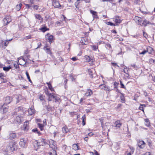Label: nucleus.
I'll return each instance as SVG.
<instances>
[{"instance_id":"obj_33","label":"nucleus","mask_w":155,"mask_h":155,"mask_svg":"<svg viewBox=\"0 0 155 155\" xmlns=\"http://www.w3.org/2000/svg\"><path fill=\"white\" fill-rule=\"evenodd\" d=\"M32 131L33 132L37 133L38 134V135H40L41 134V133L37 129H34L32 130Z\"/></svg>"},{"instance_id":"obj_19","label":"nucleus","mask_w":155,"mask_h":155,"mask_svg":"<svg viewBox=\"0 0 155 155\" xmlns=\"http://www.w3.org/2000/svg\"><path fill=\"white\" fill-rule=\"evenodd\" d=\"M5 104H4L1 108V110H3V113H6L8 111V106H7V107H5Z\"/></svg>"},{"instance_id":"obj_22","label":"nucleus","mask_w":155,"mask_h":155,"mask_svg":"<svg viewBox=\"0 0 155 155\" xmlns=\"http://www.w3.org/2000/svg\"><path fill=\"white\" fill-rule=\"evenodd\" d=\"M114 125L115 127L119 128L122 125V124L120 120H117L115 122Z\"/></svg>"},{"instance_id":"obj_34","label":"nucleus","mask_w":155,"mask_h":155,"mask_svg":"<svg viewBox=\"0 0 155 155\" xmlns=\"http://www.w3.org/2000/svg\"><path fill=\"white\" fill-rule=\"evenodd\" d=\"M143 94L146 97H147V98L148 99L149 101H151V99L150 98L149 95L147 94L146 92L145 91H143Z\"/></svg>"},{"instance_id":"obj_7","label":"nucleus","mask_w":155,"mask_h":155,"mask_svg":"<svg viewBox=\"0 0 155 155\" xmlns=\"http://www.w3.org/2000/svg\"><path fill=\"white\" fill-rule=\"evenodd\" d=\"M38 141L41 145L44 146L48 144V141L45 139L41 138L38 139Z\"/></svg>"},{"instance_id":"obj_6","label":"nucleus","mask_w":155,"mask_h":155,"mask_svg":"<svg viewBox=\"0 0 155 155\" xmlns=\"http://www.w3.org/2000/svg\"><path fill=\"white\" fill-rule=\"evenodd\" d=\"M46 38L47 41L49 42L50 44L52 42L54 41V36L52 35H49V34L48 33L46 35Z\"/></svg>"},{"instance_id":"obj_3","label":"nucleus","mask_w":155,"mask_h":155,"mask_svg":"<svg viewBox=\"0 0 155 155\" xmlns=\"http://www.w3.org/2000/svg\"><path fill=\"white\" fill-rule=\"evenodd\" d=\"M23 118L21 115H18L14 117L13 123L17 125L20 124L22 122Z\"/></svg>"},{"instance_id":"obj_52","label":"nucleus","mask_w":155,"mask_h":155,"mask_svg":"<svg viewBox=\"0 0 155 155\" xmlns=\"http://www.w3.org/2000/svg\"><path fill=\"white\" fill-rule=\"evenodd\" d=\"M114 21L116 23H121V20L120 19H117V18H116Z\"/></svg>"},{"instance_id":"obj_12","label":"nucleus","mask_w":155,"mask_h":155,"mask_svg":"<svg viewBox=\"0 0 155 155\" xmlns=\"http://www.w3.org/2000/svg\"><path fill=\"white\" fill-rule=\"evenodd\" d=\"M28 124L29 123L28 121L25 122L22 128V130L24 131H27L29 129Z\"/></svg>"},{"instance_id":"obj_9","label":"nucleus","mask_w":155,"mask_h":155,"mask_svg":"<svg viewBox=\"0 0 155 155\" xmlns=\"http://www.w3.org/2000/svg\"><path fill=\"white\" fill-rule=\"evenodd\" d=\"M13 98L12 97L7 96L5 98L4 104H10L12 101Z\"/></svg>"},{"instance_id":"obj_29","label":"nucleus","mask_w":155,"mask_h":155,"mask_svg":"<svg viewBox=\"0 0 155 155\" xmlns=\"http://www.w3.org/2000/svg\"><path fill=\"white\" fill-rule=\"evenodd\" d=\"M38 127L40 128V130L41 131H42L44 130V127L45 126V125L43 124L38 123Z\"/></svg>"},{"instance_id":"obj_37","label":"nucleus","mask_w":155,"mask_h":155,"mask_svg":"<svg viewBox=\"0 0 155 155\" xmlns=\"http://www.w3.org/2000/svg\"><path fill=\"white\" fill-rule=\"evenodd\" d=\"M56 150L52 149L50 153V155H57Z\"/></svg>"},{"instance_id":"obj_36","label":"nucleus","mask_w":155,"mask_h":155,"mask_svg":"<svg viewBox=\"0 0 155 155\" xmlns=\"http://www.w3.org/2000/svg\"><path fill=\"white\" fill-rule=\"evenodd\" d=\"M22 109V108L21 107H19L16 108L14 112V114H17V112L21 111Z\"/></svg>"},{"instance_id":"obj_41","label":"nucleus","mask_w":155,"mask_h":155,"mask_svg":"<svg viewBox=\"0 0 155 155\" xmlns=\"http://www.w3.org/2000/svg\"><path fill=\"white\" fill-rule=\"evenodd\" d=\"M12 68L10 66H9L7 67H4L3 68V70L7 71H8L9 70L11 69Z\"/></svg>"},{"instance_id":"obj_18","label":"nucleus","mask_w":155,"mask_h":155,"mask_svg":"<svg viewBox=\"0 0 155 155\" xmlns=\"http://www.w3.org/2000/svg\"><path fill=\"white\" fill-rule=\"evenodd\" d=\"M9 139L11 140H12L15 138L16 137L17 135L15 133L12 132L9 134Z\"/></svg>"},{"instance_id":"obj_23","label":"nucleus","mask_w":155,"mask_h":155,"mask_svg":"<svg viewBox=\"0 0 155 155\" xmlns=\"http://www.w3.org/2000/svg\"><path fill=\"white\" fill-rule=\"evenodd\" d=\"M62 131L64 133L66 134L69 132V130L66 126H65L62 128Z\"/></svg>"},{"instance_id":"obj_62","label":"nucleus","mask_w":155,"mask_h":155,"mask_svg":"<svg viewBox=\"0 0 155 155\" xmlns=\"http://www.w3.org/2000/svg\"><path fill=\"white\" fill-rule=\"evenodd\" d=\"M107 24L108 25H110V26H114L115 25L114 24L110 22H107Z\"/></svg>"},{"instance_id":"obj_56","label":"nucleus","mask_w":155,"mask_h":155,"mask_svg":"<svg viewBox=\"0 0 155 155\" xmlns=\"http://www.w3.org/2000/svg\"><path fill=\"white\" fill-rule=\"evenodd\" d=\"M111 65L115 67H116L117 66L118 67H119V66L116 63H114V62H111Z\"/></svg>"},{"instance_id":"obj_60","label":"nucleus","mask_w":155,"mask_h":155,"mask_svg":"<svg viewBox=\"0 0 155 155\" xmlns=\"http://www.w3.org/2000/svg\"><path fill=\"white\" fill-rule=\"evenodd\" d=\"M147 52V50H144L142 52L140 53V54H144Z\"/></svg>"},{"instance_id":"obj_10","label":"nucleus","mask_w":155,"mask_h":155,"mask_svg":"<svg viewBox=\"0 0 155 155\" xmlns=\"http://www.w3.org/2000/svg\"><path fill=\"white\" fill-rule=\"evenodd\" d=\"M52 1L53 5L55 8H58L61 6L58 0H52Z\"/></svg>"},{"instance_id":"obj_25","label":"nucleus","mask_w":155,"mask_h":155,"mask_svg":"<svg viewBox=\"0 0 155 155\" xmlns=\"http://www.w3.org/2000/svg\"><path fill=\"white\" fill-rule=\"evenodd\" d=\"M35 17L37 19L40 20L41 22L43 21V19L40 15L35 14Z\"/></svg>"},{"instance_id":"obj_31","label":"nucleus","mask_w":155,"mask_h":155,"mask_svg":"<svg viewBox=\"0 0 155 155\" xmlns=\"http://www.w3.org/2000/svg\"><path fill=\"white\" fill-rule=\"evenodd\" d=\"M121 94V96L120 97V99L121 100V102L123 103H124L125 102V99L124 97V95L123 94L120 93Z\"/></svg>"},{"instance_id":"obj_64","label":"nucleus","mask_w":155,"mask_h":155,"mask_svg":"<svg viewBox=\"0 0 155 155\" xmlns=\"http://www.w3.org/2000/svg\"><path fill=\"white\" fill-rule=\"evenodd\" d=\"M44 97L42 95H41L39 97V99L41 101H43L44 100Z\"/></svg>"},{"instance_id":"obj_13","label":"nucleus","mask_w":155,"mask_h":155,"mask_svg":"<svg viewBox=\"0 0 155 155\" xmlns=\"http://www.w3.org/2000/svg\"><path fill=\"white\" fill-rule=\"evenodd\" d=\"M99 88L101 90H104L106 91H110L111 90L106 85L104 84H101L99 86Z\"/></svg>"},{"instance_id":"obj_58","label":"nucleus","mask_w":155,"mask_h":155,"mask_svg":"<svg viewBox=\"0 0 155 155\" xmlns=\"http://www.w3.org/2000/svg\"><path fill=\"white\" fill-rule=\"evenodd\" d=\"M35 0H28V2L31 4V5L35 3Z\"/></svg>"},{"instance_id":"obj_51","label":"nucleus","mask_w":155,"mask_h":155,"mask_svg":"<svg viewBox=\"0 0 155 155\" xmlns=\"http://www.w3.org/2000/svg\"><path fill=\"white\" fill-rule=\"evenodd\" d=\"M123 71L125 74L128 75V70L127 68H124L123 69Z\"/></svg>"},{"instance_id":"obj_57","label":"nucleus","mask_w":155,"mask_h":155,"mask_svg":"<svg viewBox=\"0 0 155 155\" xmlns=\"http://www.w3.org/2000/svg\"><path fill=\"white\" fill-rule=\"evenodd\" d=\"M120 85H121V87L125 89L126 87L124 86V84L122 83V81H120Z\"/></svg>"},{"instance_id":"obj_20","label":"nucleus","mask_w":155,"mask_h":155,"mask_svg":"<svg viewBox=\"0 0 155 155\" xmlns=\"http://www.w3.org/2000/svg\"><path fill=\"white\" fill-rule=\"evenodd\" d=\"M92 91L90 89H87L86 92L85 94V95L87 96H90L93 94Z\"/></svg>"},{"instance_id":"obj_61","label":"nucleus","mask_w":155,"mask_h":155,"mask_svg":"<svg viewBox=\"0 0 155 155\" xmlns=\"http://www.w3.org/2000/svg\"><path fill=\"white\" fill-rule=\"evenodd\" d=\"M46 109H47L48 111H49V110L51 109V107L48 105V106H45Z\"/></svg>"},{"instance_id":"obj_40","label":"nucleus","mask_w":155,"mask_h":155,"mask_svg":"<svg viewBox=\"0 0 155 155\" xmlns=\"http://www.w3.org/2000/svg\"><path fill=\"white\" fill-rule=\"evenodd\" d=\"M147 143L150 147L151 148L152 147V141L149 140H147Z\"/></svg>"},{"instance_id":"obj_2","label":"nucleus","mask_w":155,"mask_h":155,"mask_svg":"<svg viewBox=\"0 0 155 155\" xmlns=\"http://www.w3.org/2000/svg\"><path fill=\"white\" fill-rule=\"evenodd\" d=\"M101 125L103 129V132L104 133L107 132L108 134L110 127V124L109 123H106L105 124H103L102 123H101Z\"/></svg>"},{"instance_id":"obj_26","label":"nucleus","mask_w":155,"mask_h":155,"mask_svg":"<svg viewBox=\"0 0 155 155\" xmlns=\"http://www.w3.org/2000/svg\"><path fill=\"white\" fill-rule=\"evenodd\" d=\"M47 46H46L44 47V49L46 51V52L48 54L51 55L52 54V52L49 48H47Z\"/></svg>"},{"instance_id":"obj_21","label":"nucleus","mask_w":155,"mask_h":155,"mask_svg":"<svg viewBox=\"0 0 155 155\" xmlns=\"http://www.w3.org/2000/svg\"><path fill=\"white\" fill-rule=\"evenodd\" d=\"M135 20L136 22L138 23V24L141 25V22L142 21V20L138 16H136L135 18Z\"/></svg>"},{"instance_id":"obj_17","label":"nucleus","mask_w":155,"mask_h":155,"mask_svg":"<svg viewBox=\"0 0 155 155\" xmlns=\"http://www.w3.org/2000/svg\"><path fill=\"white\" fill-rule=\"evenodd\" d=\"M28 114L30 115L33 114L35 112V110L33 107H31L29 108L28 109Z\"/></svg>"},{"instance_id":"obj_49","label":"nucleus","mask_w":155,"mask_h":155,"mask_svg":"<svg viewBox=\"0 0 155 155\" xmlns=\"http://www.w3.org/2000/svg\"><path fill=\"white\" fill-rule=\"evenodd\" d=\"M26 76H27V78L28 79V81H29L31 82V83H32V81H31V80L30 79V76H29V74L28 73V72L27 71H26Z\"/></svg>"},{"instance_id":"obj_28","label":"nucleus","mask_w":155,"mask_h":155,"mask_svg":"<svg viewBox=\"0 0 155 155\" xmlns=\"http://www.w3.org/2000/svg\"><path fill=\"white\" fill-rule=\"evenodd\" d=\"M144 120L145 125L148 127H149L150 125L149 120L148 119H145Z\"/></svg>"},{"instance_id":"obj_47","label":"nucleus","mask_w":155,"mask_h":155,"mask_svg":"<svg viewBox=\"0 0 155 155\" xmlns=\"http://www.w3.org/2000/svg\"><path fill=\"white\" fill-rule=\"evenodd\" d=\"M75 76V75L74 74H71L70 75V77L71 79L72 80V81H73L75 80L74 77Z\"/></svg>"},{"instance_id":"obj_8","label":"nucleus","mask_w":155,"mask_h":155,"mask_svg":"<svg viewBox=\"0 0 155 155\" xmlns=\"http://www.w3.org/2000/svg\"><path fill=\"white\" fill-rule=\"evenodd\" d=\"M84 58L86 62H89L91 64H92L94 60L92 58H91L89 56L85 55L84 56Z\"/></svg>"},{"instance_id":"obj_4","label":"nucleus","mask_w":155,"mask_h":155,"mask_svg":"<svg viewBox=\"0 0 155 155\" xmlns=\"http://www.w3.org/2000/svg\"><path fill=\"white\" fill-rule=\"evenodd\" d=\"M146 144L143 140H137V145L139 148L143 149L145 147Z\"/></svg>"},{"instance_id":"obj_24","label":"nucleus","mask_w":155,"mask_h":155,"mask_svg":"<svg viewBox=\"0 0 155 155\" xmlns=\"http://www.w3.org/2000/svg\"><path fill=\"white\" fill-rule=\"evenodd\" d=\"M55 94H49V95L48 96V101H51L54 99Z\"/></svg>"},{"instance_id":"obj_39","label":"nucleus","mask_w":155,"mask_h":155,"mask_svg":"<svg viewBox=\"0 0 155 155\" xmlns=\"http://www.w3.org/2000/svg\"><path fill=\"white\" fill-rule=\"evenodd\" d=\"M86 117L85 115H84L82 117L81 119L82 120V124L83 126L85 125V120H86Z\"/></svg>"},{"instance_id":"obj_38","label":"nucleus","mask_w":155,"mask_h":155,"mask_svg":"<svg viewBox=\"0 0 155 155\" xmlns=\"http://www.w3.org/2000/svg\"><path fill=\"white\" fill-rule=\"evenodd\" d=\"M46 84H48L49 89L51 91H54L53 88H52V87L50 82H47Z\"/></svg>"},{"instance_id":"obj_15","label":"nucleus","mask_w":155,"mask_h":155,"mask_svg":"<svg viewBox=\"0 0 155 155\" xmlns=\"http://www.w3.org/2000/svg\"><path fill=\"white\" fill-rule=\"evenodd\" d=\"M26 143V141L24 139H21L19 143V144L20 146L22 147H24Z\"/></svg>"},{"instance_id":"obj_48","label":"nucleus","mask_w":155,"mask_h":155,"mask_svg":"<svg viewBox=\"0 0 155 155\" xmlns=\"http://www.w3.org/2000/svg\"><path fill=\"white\" fill-rule=\"evenodd\" d=\"M12 40V39H11L10 40H5L4 43V45L5 46H7L9 43L8 41H10Z\"/></svg>"},{"instance_id":"obj_5","label":"nucleus","mask_w":155,"mask_h":155,"mask_svg":"<svg viewBox=\"0 0 155 155\" xmlns=\"http://www.w3.org/2000/svg\"><path fill=\"white\" fill-rule=\"evenodd\" d=\"M49 145L51 148L53 149H57L56 142L52 140L49 141Z\"/></svg>"},{"instance_id":"obj_11","label":"nucleus","mask_w":155,"mask_h":155,"mask_svg":"<svg viewBox=\"0 0 155 155\" xmlns=\"http://www.w3.org/2000/svg\"><path fill=\"white\" fill-rule=\"evenodd\" d=\"M12 21L11 17L9 16H6L3 19V21L7 25Z\"/></svg>"},{"instance_id":"obj_63","label":"nucleus","mask_w":155,"mask_h":155,"mask_svg":"<svg viewBox=\"0 0 155 155\" xmlns=\"http://www.w3.org/2000/svg\"><path fill=\"white\" fill-rule=\"evenodd\" d=\"M115 91L117 92H118V93H121L119 90L118 89L117 87H115Z\"/></svg>"},{"instance_id":"obj_44","label":"nucleus","mask_w":155,"mask_h":155,"mask_svg":"<svg viewBox=\"0 0 155 155\" xmlns=\"http://www.w3.org/2000/svg\"><path fill=\"white\" fill-rule=\"evenodd\" d=\"M81 42L82 45H86L87 43V42H86L85 39L84 38L81 39Z\"/></svg>"},{"instance_id":"obj_43","label":"nucleus","mask_w":155,"mask_h":155,"mask_svg":"<svg viewBox=\"0 0 155 155\" xmlns=\"http://www.w3.org/2000/svg\"><path fill=\"white\" fill-rule=\"evenodd\" d=\"M40 30L43 32H44L46 31L49 30V28H47L46 27H44L41 28Z\"/></svg>"},{"instance_id":"obj_50","label":"nucleus","mask_w":155,"mask_h":155,"mask_svg":"<svg viewBox=\"0 0 155 155\" xmlns=\"http://www.w3.org/2000/svg\"><path fill=\"white\" fill-rule=\"evenodd\" d=\"M22 99V97L21 95H19L17 98V102L18 103L20 102V100Z\"/></svg>"},{"instance_id":"obj_54","label":"nucleus","mask_w":155,"mask_h":155,"mask_svg":"<svg viewBox=\"0 0 155 155\" xmlns=\"http://www.w3.org/2000/svg\"><path fill=\"white\" fill-rule=\"evenodd\" d=\"M31 35H29L28 36H26L24 38V39H23L22 40L23 41L24 39L28 40L30 39H31Z\"/></svg>"},{"instance_id":"obj_32","label":"nucleus","mask_w":155,"mask_h":155,"mask_svg":"<svg viewBox=\"0 0 155 155\" xmlns=\"http://www.w3.org/2000/svg\"><path fill=\"white\" fill-rule=\"evenodd\" d=\"M53 99H54V101L55 102H59L60 100V98L58 95L55 94L54 97Z\"/></svg>"},{"instance_id":"obj_1","label":"nucleus","mask_w":155,"mask_h":155,"mask_svg":"<svg viewBox=\"0 0 155 155\" xmlns=\"http://www.w3.org/2000/svg\"><path fill=\"white\" fill-rule=\"evenodd\" d=\"M15 143L12 142L9 143V145L7 146L5 151V154L9 155L10 153L15 150Z\"/></svg>"},{"instance_id":"obj_53","label":"nucleus","mask_w":155,"mask_h":155,"mask_svg":"<svg viewBox=\"0 0 155 155\" xmlns=\"http://www.w3.org/2000/svg\"><path fill=\"white\" fill-rule=\"evenodd\" d=\"M92 48L93 50L95 51L98 49V47L96 45H93L92 46Z\"/></svg>"},{"instance_id":"obj_45","label":"nucleus","mask_w":155,"mask_h":155,"mask_svg":"<svg viewBox=\"0 0 155 155\" xmlns=\"http://www.w3.org/2000/svg\"><path fill=\"white\" fill-rule=\"evenodd\" d=\"M146 106L145 104H141L140 105L139 109L140 110L143 111L144 112L143 107H145Z\"/></svg>"},{"instance_id":"obj_59","label":"nucleus","mask_w":155,"mask_h":155,"mask_svg":"<svg viewBox=\"0 0 155 155\" xmlns=\"http://www.w3.org/2000/svg\"><path fill=\"white\" fill-rule=\"evenodd\" d=\"M131 66L135 69H137V68H138L137 67L135 64H131Z\"/></svg>"},{"instance_id":"obj_46","label":"nucleus","mask_w":155,"mask_h":155,"mask_svg":"<svg viewBox=\"0 0 155 155\" xmlns=\"http://www.w3.org/2000/svg\"><path fill=\"white\" fill-rule=\"evenodd\" d=\"M89 74L90 75V77L91 78H92L94 77L92 71L91 70H89L88 71Z\"/></svg>"},{"instance_id":"obj_55","label":"nucleus","mask_w":155,"mask_h":155,"mask_svg":"<svg viewBox=\"0 0 155 155\" xmlns=\"http://www.w3.org/2000/svg\"><path fill=\"white\" fill-rule=\"evenodd\" d=\"M32 6L34 9H36V10H38L39 7V6H38L37 5H32Z\"/></svg>"},{"instance_id":"obj_42","label":"nucleus","mask_w":155,"mask_h":155,"mask_svg":"<svg viewBox=\"0 0 155 155\" xmlns=\"http://www.w3.org/2000/svg\"><path fill=\"white\" fill-rule=\"evenodd\" d=\"M21 5L22 4L21 3H20L18 5H17L16 6V10L18 11H19L20 9L21 8Z\"/></svg>"},{"instance_id":"obj_16","label":"nucleus","mask_w":155,"mask_h":155,"mask_svg":"<svg viewBox=\"0 0 155 155\" xmlns=\"http://www.w3.org/2000/svg\"><path fill=\"white\" fill-rule=\"evenodd\" d=\"M90 12L91 13L94 19L99 18L98 16L97 15V12H96L93 10H90Z\"/></svg>"},{"instance_id":"obj_30","label":"nucleus","mask_w":155,"mask_h":155,"mask_svg":"<svg viewBox=\"0 0 155 155\" xmlns=\"http://www.w3.org/2000/svg\"><path fill=\"white\" fill-rule=\"evenodd\" d=\"M147 24H151L150 23L149 21L145 19L143 21L141 25L146 26Z\"/></svg>"},{"instance_id":"obj_27","label":"nucleus","mask_w":155,"mask_h":155,"mask_svg":"<svg viewBox=\"0 0 155 155\" xmlns=\"http://www.w3.org/2000/svg\"><path fill=\"white\" fill-rule=\"evenodd\" d=\"M147 52L149 54H151L153 51V48L150 46L148 47L147 48Z\"/></svg>"},{"instance_id":"obj_35","label":"nucleus","mask_w":155,"mask_h":155,"mask_svg":"<svg viewBox=\"0 0 155 155\" xmlns=\"http://www.w3.org/2000/svg\"><path fill=\"white\" fill-rule=\"evenodd\" d=\"M72 149L74 150H79L78 146L77 144H73L72 145Z\"/></svg>"},{"instance_id":"obj_14","label":"nucleus","mask_w":155,"mask_h":155,"mask_svg":"<svg viewBox=\"0 0 155 155\" xmlns=\"http://www.w3.org/2000/svg\"><path fill=\"white\" fill-rule=\"evenodd\" d=\"M33 145L35 149L36 150L39 149L41 146L38 140H36L35 142L33 143Z\"/></svg>"}]
</instances>
